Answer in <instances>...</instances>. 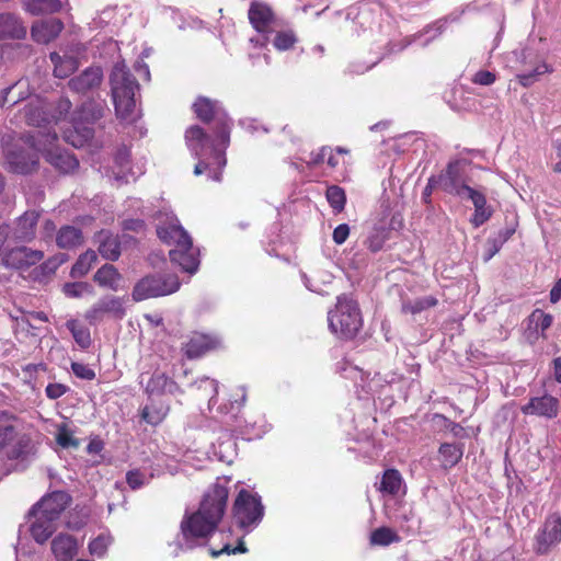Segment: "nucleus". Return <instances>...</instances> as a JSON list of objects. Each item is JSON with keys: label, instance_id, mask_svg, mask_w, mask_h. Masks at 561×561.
Masks as SVG:
<instances>
[{"label": "nucleus", "instance_id": "6e6d98bb", "mask_svg": "<svg viewBox=\"0 0 561 561\" xmlns=\"http://www.w3.org/2000/svg\"><path fill=\"white\" fill-rule=\"evenodd\" d=\"M141 416L147 423L157 425L163 420L164 413L152 411L149 407H145Z\"/></svg>", "mask_w": 561, "mask_h": 561}, {"label": "nucleus", "instance_id": "72a5a7b5", "mask_svg": "<svg viewBox=\"0 0 561 561\" xmlns=\"http://www.w3.org/2000/svg\"><path fill=\"white\" fill-rule=\"evenodd\" d=\"M439 455L445 468H451L458 463L462 457V449L455 444H442L439 447Z\"/></svg>", "mask_w": 561, "mask_h": 561}, {"label": "nucleus", "instance_id": "2eb2a0df", "mask_svg": "<svg viewBox=\"0 0 561 561\" xmlns=\"http://www.w3.org/2000/svg\"><path fill=\"white\" fill-rule=\"evenodd\" d=\"M69 503L70 496L66 492L56 491L44 496L32 510L33 512H38L46 517L57 520Z\"/></svg>", "mask_w": 561, "mask_h": 561}, {"label": "nucleus", "instance_id": "7c9ffc66", "mask_svg": "<svg viewBox=\"0 0 561 561\" xmlns=\"http://www.w3.org/2000/svg\"><path fill=\"white\" fill-rule=\"evenodd\" d=\"M119 278H121L119 273L111 264L103 265L94 274V282H96L101 287H106L112 290H117V288H118L117 283L119 280Z\"/></svg>", "mask_w": 561, "mask_h": 561}, {"label": "nucleus", "instance_id": "0eeeda50", "mask_svg": "<svg viewBox=\"0 0 561 561\" xmlns=\"http://www.w3.org/2000/svg\"><path fill=\"white\" fill-rule=\"evenodd\" d=\"M180 288L175 275H150L141 278L134 287L131 296L135 301H141L159 296H167Z\"/></svg>", "mask_w": 561, "mask_h": 561}, {"label": "nucleus", "instance_id": "2f4dec72", "mask_svg": "<svg viewBox=\"0 0 561 561\" xmlns=\"http://www.w3.org/2000/svg\"><path fill=\"white\" fill-rule=\"evenodd\" d=\"M402 485V477L398 470L389 469L386 470L379 490L383 493L396 495L399 493Z\"/></svg>", "mask_w": 561, "mask_h": 561}, {"label": "nucleus", "instance_id": "dca6fc26", "mask_svg": "<svg viewBox=\"0 0 561 561\" xmlns=\"http://www.w3.org/2000/svg\"><path fill=\"white\" fill-rule=\"evenodd\" d=\"M443 190L449 194L465 198L473 188L463 183L459 162H450L440 175Z\"/></svg>", "mask_w": 561, "mask_h": 561}, {"label": "nucleus", "instance_id": "a19ab883", "mask_svg": "<svg viewBox=\"0 0 561 561\" xmlns=\"http://www.w3.org/2000/svg\"><path fill=\"white\" fill-rule=\"evenodd\" d=\"M549 72H552V68L548 64L541 62L533 71L520 73L517 76V78L522 85L529 87L535 83L541 75Z\"/></svg>", "mask_w": 561, "mask_h": 561}, {"label": "nucleus", "instance_id": "9d476101", "mask_svg": "<svg viewBox=\"0 0 561 561\" xmlns=\"http://www.w3.org/2000/svg\"><path fill=\"white\" fill-rule=\"evenodd\" d=\"M43 136L45 139H38V145L34 147L37 151L44 153L47 162L64 173H69L79 167V161L72 153L55 146V141H57L56 131H48Z\"/></svg>", "mask_w": 561, "mask_h": 561}, {"label": "nucleus", "instance_id": "ddd939ff", "mask_svg": "<svg viewBox=\"0 0 561 561\" xmlns=\"http://www.w3.org/2000/svg\"><path fill=\"white\" fill-rule=\"evenodd\" d=\"M43 257L42 251L22 245L7 250L1 257V263L8 268L24 270L41 262Z\"/></svg>", "mask_w": 561, "mask_h": 561}, {"label": "nucleus", "instance_id": "603ef678", "mask_svg": "<svg viewBox=\"0 0 561 561\" xmlns=\"http://www.w3.org/2000/svg\"><path fill=\"white\" fill-rule=\"evenodd\" d=\"M57 443L64 448L78 447L79 445V442L66 428L59 430L57 434Z\"/></svg>", "mask_w": 561, "mask_h": 561}, {"label": "nucleus", "instance_id": "7ed1b4c3", "mask_svg": "<svg viewBox=\"0 0 561 561\" xmlns=\"http://www.w3.org/2000/svg\"><path fill=\"white\" fill-rule=\"evenodd\" d=\"M157 234L162 242L174 245L169 252L173 263L190 274L197 271L199 265L198 250L193 247L191 236L184 230L176 217L167 216L165 222L157 226Z\"/></svg>", "mask_w": 561, "mask_h": 561}, {"label": "nucleus", "instance_id": "e433bc0d", "mask_svg": "<svg viewBox=\"0 0 561 561\" xmlns=\"http://www.w3.org/2000/svg\"><path fill=\"white\" fill-rule=\"evenodd\" d=\"M67 328L80 347L88 348L91 345V335L89 329L79 325L75 320L68 321Z\"/></svg>", "mask_w": 561, "mask_h": 561}, {"label": "nucleus", "instance_id": "4be33fe9", "mask_svg": "<svg viewBox=\"0 0 561 561\" xmlns=\"http://www.w3.org/2000/svg\"><path fill=\"white\" fill-rule=\"evenodd\" d=\"M26 35V27L21 19L11 12L0 13V41L12 38L22 39Z\"/></svg>", "mask_w": 561, "mask_h": 561}, {"label": "nucleus", "instance_id": "338daca9", "mask_svg": "<svg viewBox=\"0 0 561 561\" xmlns=\"http://www.w3.org/2000/svg\"><path fill=\"white\" fill-rule=\"evenodd\" d=\"M561 299V279H559L550 291V300L556 304Z\"/></svg>", "mask_w": 561, "mask_h": 561}, {"label": "nucleus", "instance_id": "4d7b16f0", "mask_svg": "<svg viewBox=\"0 0 561 561\" xmlns=\"http://www.w3.org/2000/svg\"><path fill=\"white\" fill-rule=\"evenodd\" d=\"M350 236V227L347 224L339 225L332 234V239L336 244H343Z\"/></svg>", "mask_w": 561, "mask_h": 561}, {"label": "nucleus", "instance_id": "09e8293b", "mask_svg": "<svg viewBox=\"0 0 561 561\" xmlns=\"http://www.w3.org/2000/svg\"><path fill=\"white\" fill-rule=\"evenodd\" d=\"M73 375L83 380H93L95 371L87 364L73 362L71 364Z\"/></svg>", "mask_w": 561, "mask_h": 561}, {"label": "nucleus", "instance_id": "20e7f679", "mask_svg": "<svg viewBox=\"0 0 561 561\" xmlns=\"http://www.w3.org/2000/svg\"><path fill=\"white\" fill-rule=\"evenodd\" d=\"M110 83L117 118L126 123L134 122L137 118L135 96L139 84L124 61L114 65Z\"/></svg>", "mask_w": 561, "mask_h": 561}, {"label": "nucleus", "instance_id": "c85d7f7f", "mask_svg": "<svg viewBox=\"0 0 561 561\" xmlns=\"http://www.w3.org/2000/svg\"><path fill=\"white\" fill-rule=\"evenodd\" d=\"M99 241V252L100 254L110 261H116L119 257V242L115 237L110 234L108 232L102 231L98 236Z\"/></svg>", "mask_w": 561, "mask_h": 561}, {"label": "nucleus", "instance_id": "bb28decb", "mask_svg": "<svg viewBox=\"0 0 561 561\" xmlns=\"http://www.w3.org/2000/svg\"><path fill=\"white\" fill-rule=\"evenodd\" d=\"M83 236L79 228L73 226H64L56 236V243L60 249H73L81 245Z\"/></svg>", "mask_w": 561, "mask_h": 561}, {"label": "nucleus", "instance_id": "79ce46f5", "mask_svg": "<svg viewBox=\"0 0 561 561\" xmlns=\"http://www.w3.org/2000/svg\"><path fill=\"white\" fill-rule=\"evenodd\" d=\"M530 325L537 333L543 334L552 324V316L545 313L542 310L536 309L529 317Z\"/></svg>", "mask_w": 561, "mask_h": 561}, {"label": "nucleus", "instance_id": "de8ad7c7", "mask_svg": "<svg viewBox=\"0 0 561 561\" xmlns=\"http://www.w3.org/2000/svg\"><path fill=\"white\" fill-rule=\"evenodd\" d=\"M66 261L65 254L53 256L39 265L41 274L44 276L51 275Z\"/></svg>", "mask_w": 561, "mask_h": 561}, {"label": "nucleus", "instance_id": "c756f323", "mask_svg": "<svg viewBox=\"0 0 561 561\" xmlns=\"http://www.w3.org/2000/svg\"><path fill=\"white\" fill-rule=\"evenodd\" d=\"M23 8L32 15L58 12L61 9L60 0H23Z\"/></svg>", "mask_w": 561, "mask_h": 561}, {"label": "nucleus", "instance_id": "423d86ee", "mask_svg": "<svg viewBox=\"0 0 561 561\" xmlns=\"http://www.w3.org/2000/svg\"><path fill=\"white\" fill-rule=\"evenodd\" d=\"M232 514L241 528L257 526L264 516L261 496L241 489L234 500Z\"/></svg>", "mask_w": 561, "mask_h": 561}, {"label": "nucleus", "instance_id": "680f3d73", "mask_svg": "<svg viewBox=\"0 0 561 561\" xmlns=\"http://www.w3.org/2000/svg\"><path fill=\"white\" fill-rule=\"evenodd\" d=\"M115 160L122 168L126 167L129 161V150L127 148L119 149Z\"/></svg>", "mask_w": 561, "mask_h": 561}, {"label": "nucleus", "instance_id": "5701e85b", "mask_svg": "<svg viewBox=\"0 0 561 561\" xmlns=\"http://www.w3.org/2000/svg\"><path fill=\"white\" fill-rule=\"evenodd\" d=\"M77 550V541L71 535L59 534L51 541V551L57 561H71Z\"/></svg>", "mask_w": 561, "mask_h": 561}, {"label": "nucleus", "instance_id": "f03ea898", "mask_svg": "<svg viewBox=\"0 0 561 561\" xmlns=\"http://www.w3.org/2000/svg\"><path fill=\"white\" fill-rule=\"evenodd\" d=\"M228 494V488L216 482L204 494L198 510L184 515L181 522V548L193 549L206 543L225 515Z\"/></svg>", "mask_w": 561, "mask_h": 561}, {"label": "nucleus", "instance_id": "39448f33", "mask_svg": "<svg viewBox=\"0 0 561 561\" xmlns=\"http://www.w3.org/2000/svg\"><path fill=\"white\" fill-rule=\"evenodd\" d=\"M329 328L341 339H353L362 328L363 320L358 305L347 295L337 297L335 308L328 313Z\"/></svg>", "mask_w": 561, "mask_h": 561}, {"label": "nucleus", "instance_id": "a18cd8bd", "mask_svg": "<svg viewBox=\"0 0 561 561\" xmlns=\"http://www.w3.org/2000/svg\"><path fill=\"white\" fill-rule=\"evenodd\" d=\"M152 476L147 477L138 469L129 470L126 473V482L130 489L137 490L149 483Z\"/></svg>", "mask_w": 561, "mask_h": 561}, {"label": "nucleus", "instance_id": "864d4df0", "mask_svg": "<svg viewBox=\"0 0 561 561\" xmlns=\"http://www.w3.org/2000/svg\"><path fill=\"white\" fill-rule=\"evenodd\" d=\"M495 79L496 77L493 72L480 70L473 76L472 82L480 85H491L494 83Z\"/></svg>", "mask_w": 561, "mask_h": 561}, {"label": "nucleus", "instance_id": "3c124183", "mask_svg": "<svg viewBox=\"0 0 561 561\" xmlns=\"http://www.w3.org/2000/svg\"><path fill=\"white\" fill-rule=\"evenodd\" d=\"M247 550L248 549L244 546V542L242 540H240L239 545L234 548H231L230 543H225L220 550L210 549L209 552H210L211 557L216 558L222 553H227V554L244 553V552H247Z\"/></svg>", "mask_w": 561, "mask_h": 561}, {"label": "nucleus", "instance_id": "6ab92c4d", "mask_svg": "<svg viewBox=\"0 0 561 561\" xmlns=\"http://www.w3.org/2000/svg\"><path fill=\"white\" fill-rule=\"evenodd\" d=\"M249 20L252 26L260 33H267L275 23V16L270 5L254 0L250 4Z\"/></svg>", "mask_w": 561, "mask_h": 561}, {"label": "nucleus", "instance_id": "9b49d317", "mask_svg": "<svg viewBox=\"0 0 561 561\" xmlns=\"http://www.w3.org/2000/svg\"><path fill=\"white\" fill-rule=\"evenodd\" d=\"M24 116L28 125L42 128L36 133V135L32 136L34 139V146L38 145V139H45L43 135L47 134L48 131H56L53 128L50 110L48 108V105L38 99L32 100L25 105Z\"/></svg>", "mask_w": 561, "mask_h": 561}, {"label": "nucleus", "instance_id": "774afa93", "mask_svg": "<svg viewBox=\"0 0 561 561\" xmlns=\"http://www.w3.org/2000/svg\"><path fill=\"white\" fill-rule=\"evenodd\" d=\"M55 229L56 226L51 220H45L43 225L44 238H51Z\"/></svg>", "mask_w": 561, "mask_h": 561}, {"label": "nucleus", "instance_id": "5fc2aeb1", "mask_svg": "<svg viewBox=\"0 0 561 561\" xmlns=\"http://www.w3.org/2000/svg\"><path fill=\"white\" fill-rule=\"evenodd\" d=\"M67 391L68 387L62 383H48L45 389L46 396L51 400L62 397Z\"/></svg>", "mask_w": 561, "mask_h": 561}, {"label": "nucleus", "instance_id": "393cba45", "mask_svg": "<svg viewBox=\"0 0 561 561\" xmlns=\"http://www.w3.org/2000/svg\"><path fill=\"white\" fill-rule=\"evenodd\" d=\"M217 341L206 334L194 333L184 346L188 358H197L216 346Z\"/></svg>", "mask_w": 561, "mask_h": 561}, {"label": "nucleus", "instance_id": "1a4fd4ad", "mask_svg": "<svg viewBox=\"0 0 561 561\" xmlns=\"http://www.w3.org/2000/svg\"><path fill=\"white\" fill-rule=\"evenodd\" d=\"M561 542V514L550 513L534 536L533 551L547 556Z\"/></svg>", "mask_w": 561, "mask_h": 561}, {"label": "nucleus", "instance_id": "0e129e2a", "mask_svg": "<svg viewBox=\"0 0 561 561\" xmlns=\"http://www.w3.org/2000/svg\"><path fill=\"white\" fill-rule=\"evenodd\" d=\"M510 236H511V232L506 231L505 237L502 240H500V241L493 240L492 241V244L490 248V253H489L486 260L491 259L495 253L499 252L501 245L503 244V242H505L508 239Z\"/></svg>", "mask_w": 561, "mask_h": 561}, {"label": "nucleus", "instance_id": "b1692460", "mask_svg": "<svg viewBox=\"0 0 561 561\" xmlns=\"http://www.w3.org/2000/svg\"><path fill=\"white\" fill-rule=\"evenodd\" d=\"M30 515L34 517V520L31 525L32 537L36 542L44 543L55 531L56 520L46 517L38 512H33V510H31Z\"/></svg>", "mask_w": 561, "mask_h": 561}, {"label": "nucleus", "instance_id": "c03bdc74", "mask_svg": "<svg viewBox=\"0 0 561 561\" xmlns=\"http://www.w3.org/2000/svg\"><path fill=\"white\" fill-rule=\"evenodd\" d=\"M111 543V536L102 534L89 543V551L91 554L101 558L106 553L107 548Z\"/></svg>", "mask_w": 561, "mask_h": 561}, {"label": "nucleus", "instance_id": "bf43d9fd", "mask_svg": "<svg viewBox=\"0 0 561 561\" xmlns=\"http://www.w3.org/2000/svg\"><path fill=\"white\" fill-rule=\"evenodd\" d=\"M145 224L140 219H126L123 221V228L124 230H131L139 232L144 229Z\"/></svg>", "mask_w": 561, "mask_h": 561}, {"label": "nucleus", "instance_id": "6e6552de", "mask_svg": "<svg viewBox=\"0 0 561 561\" xmlns=\"http://www.w3.org/2000/svg\"><path fill=\"white\" fill-rule=\"evenodd\" d=\"M103 116V106L100 103H83L78 116L73 118L75 134L67 139L73 147H82L93 138L94 131L90 126Z\"/></svg>", "mask_w": 561, "mask_h": 561}, {"label": "nucleus", "instance_id": "f8f14e48", "mask_svg": "<svg viewBox=\"0 0 561 561\" xmlns=\"http://www.w3.org/2000/svg\"><path fill=\"white\" fill-rule=\"evenodd\" d=\"M126 310L124 307V300L116 296H104L99 299L87 312L85 319L90 324H95L104 319L105 316L113 317L115 319H123Z\"/></svg>", "mask_w": 561, "mask_h": 561}, {"label": "nucleus", "instance_id": "37998d69", "mask_svg": "<svg viewBox=\"0 0 561 561\" xmlns=\"http://www.w3.org/2000/svg\"><path fill=\"white\" fill-rule=\"evenodd\" d=\"M297 42V37L291 30L279 31L273 39V46L277 50H287Z\"/></svg>", "mask_w": 561, "mask_h": 561}, {"label": "nucleus", "instance_id": "13d9d810", "mask_svg": "<svg viewBox=\"0 0 561 561\" xmlns=\"http://www.w3.org/2000/svg\"><path fill=\"white\" fill-rule=\"evenodd\" d=\"M329 151H330V148L322 147L318 152H311L310 158L307 161V163L310 167L319 165L320 163H322L324 161Z\"/></svg>", "mask_w": 561, "mask_h": 561}, {"label": "nucleus", "instance_id": "473e14b6", "mask_svg": "<svg viewBox=\"0 0 561 561\" xmlns=\"http://www.w3.org/2000/svg\"><path fill=\"white\" fill-rule=\"evenodd\" d=\"M96 260L98 255L92 250H89L81 254L71 268V277L80 278L88 274V272L91 270L92 265L96 262Z\"/></svg>", "mask_w": 561, "mask_h": 561}, {"label": "nucleus", "instance_id": "a878e982", "mask_svg": "<svg viewBox=\"0 0 561 561\" xmlns=\"http://www.w3.org/2000/svg\"><path fill=\"white\" fill-rule=\"evenodd\" d=\"M178 390L179 387L176 382H174L163 373H154L146 386V391L150 396L174 393Z\"/></svg>", "mask_w": 561, "mask_h": 561}, {"label": "nucleus", "instance_id": "f3484780", "mask_svg": "<svg viewBox=\"0 0 561 561\" xmlns=\"http://www.w3.org/2000/svg\"><path fill=\"white\" fill-rule=\"evenodd\" d=\"M8 169L13 173L27 174L37 163V157L23 148L13 147L5 153Z\"/></svg>", "mask_w": 561, "mask_h": 561}, {"label": "nucleus", "instance_id": "ea45409f", "mask_svg": "<svg viewBox=\"0 0 561 561\" xmlns=\"http://www.w3.org/2000/svg\"><path fill=\"white\" fill-rule=\"evenodd\" d=\"M62 291L67 297L80 298L84 295H93V287L83 282L79 283H66L62 287Z\"/></svg>", "mask_w": 561, "mask_h": 561}, {"label": "nucleus", "instance_id": "a211bd4d", "mask_svg": "<svg viewBox=\"0 0 561 561\" xmlns=\"http://www.w3.org/2000/svg\"><path fill=\"white\" fill-rule=\"evenodd\" d=\"M558 409V399L550 394H545L541 397L531 398L527 404L522 407V412L526 415H537L552 419L557 416Z\"/></svg>", "mask_w": 561, "mask_h": 561}, {"label": "nucleus", "instance_id": "4468645a", "mask_svg": "<svg viewBox=\"0 0 561 561\" xmlns=\"http://www.w3.org/2000/svg\"><path fill=\"white\" fill-rule=\"evenodd\" d=\"M103 80V71L100 67H88L80 75L68 81L71 91L79 94H87L99 89Z\"/></svg>", "mask_w": 561, "mask_h": 561}, {"label": "nucleus", "instance_id": "c9c22d12", "mask_svg": "<svg viewBox=\"0 0 561 561\" xmlns=\"http://www.w3.org/2000/svg\"><path fill=\"white\" fill-rule=\"evenodd\" d=\"M399 541L400 537L389 527H379L370 534V543L374 546H389Z\"/></svg>", "mask_w": 561, "mask_h": 561}, {"label": "nucleus", "instance_id": "58836bf2", "mask_svg": "<svg viewBox=\"0 0 561 561\" xmlns=\"http://www.w3.org/2000/svg\"><path fill=\"white\" fill-rule=\"evenodd\" d=\"M325 195L330 206L334 209V211L341 213L344 209L346 195L343 188L337 185H331L328 187Z\"/></svg>", "mask_w": 561, "mask_h": 561}, {"label": "nucleus", "instance_id": "cd10ccee", "mask_svg": "<svg viewBox=\"0 0 561 561\" xmlns=\"http://www.w3.org/2000/svg\"><path fill=\"white\" fill-rule=\"evenodd\" d=\"M49 57L54 64V75L57 78L70 76L79 66L77 58L73 56H60L58 53H51Z\"/></svg>", "mask_w": 561, "mask_h": 561}, {"label": "nucleus", "instance_id": "e2e57ef3", "mask_svg": "<svg viewBox=\"0 0 561 561\" xmlns=\"http://www.w3.org/2000/svg\"><path fill=\"white\" fill-rule=\"evenodd\" d=\"M492 216V213H474L471 222L474 227H480Z\"/></svg>", "mask_w": 561, "mask_h": 561}, {"label": "nucleus", "instance_id": "f704fd0d", "mask_svg": "<svg viewBox=\"0 0 561 561\" xmlns=\"http://www.w3.org/2000/svg\"><path fill=\"white\" fill-rule=\"evenodd\" d=\"M437 305V299L433 296L416 298L402 304V312L416 314Z\"/></svg>", "mask_w": 561, "mask_h": 561}, {"label": "nucleus", "instance_id": "f257e3e1", "mask_svg": "<svg viewBox=\"0 0 561 561\" xmlns=\"http://www.w3.org/2000/svg\"><path fill=\"white\" fill-rule=\"evenodd\" d=\"M193 108L201 121L205 123L215 121L216 137L222 146L219 148L202 127L191 126L185 133V140L191 152L199 160L194 168V174L201 175L208 171V178L219 182L221 170L226 165L225 149L229 144L230 119L217 102L207 98H198Z\"/></svg>", "mask_w": 561, "mask_h": 561}, {"label": "nucleus", "instance_id": "052dcab7", "mask_svg": "<svg viewBox=\"0 0 561 561\" xmlns=\"http://www.w3.org/2000/svg\"><path fill=\"white\" fill-rule=\"evenodd\" d=\"M24 83L22 81H18L11 87H8L0 91V106H4L8 103V96L9 94L15 89V88H22Z\"/></svg>", "mask_w": 561, "mask_h": 561}, {"label": "nucleus", "instance_id": "49530a36", "mask_svg": "<svg viewBox=\"0 0 561 561\" xmlns=\"http://www.w3.org/2000/svg\"><path fill=\"white\" fill-rule=\"evenodd\" d=\"M463 199H469L474 205V213H492V209L486 206V199L482 192L472 190Z\"/></svg>", "mask_w": 561, "mask_h": 561}, {"label": "nucleus", "instance_id": "8fccbe9b", "mask_svg": "<svg viewBox=\"0 0 561 561\" xmlns=\"http://www.w3.org/2000/svg\"><path fill=\"white\" fill-rule=\"evenodd\" d=\"M71 108V102L68 99H60L54 113H50L53 124H57L66 116Z\"/></svg>", "mask_w": 561, "mask_h": 561}, {"label": "nucleus", "instance_id": "4c0bfd02", "mask_svg": "<svg viewBox=\"0 0 561 561\" xmlns=\"http://www.w3.org/2000/svg\"><path fill=\"white\" fill-rule=\"evenodd\" d=\"M388 239V230L383 227H375L366 239V245L371 252H378L382 249Z\"/></svg>", "mask_w": 561, "mask_h": 561}, {"label": "nucleus", "instance_id": "69168bd1", "mask_svg": "<svg viewBox=\"0 0 561 561\" xmlns=\"http://www.w3.org/2000/svg\"><path fill=\"white\" fill-rule=\"evenodd\" d=\"M203 382H204V383L209 385V386H210V388H211V393H213V394H211V397H210V399H209V405H210V404H213L214 399H215V398H216V396L218 394V382H217L216 380H214V379H209V378H207V377H205V378L201 379V383H203Z\"/></svg>", "mask_w": 561, "mask_h": 561}, {"label": "nucleus", "instance_id": "aec40b11", "mask_svg": "<svg viewBox=\"0 0 561 561\" xmlns=\"http://www.w3.org/2000/svg\"><path fill=\"white\" fill-rule=\"evenodd\" d=\"M39 219V213L27 210L20 216L12 230V237L16 241L30 242L35 238L36 226Z\"/></svg>", "mask_w": 561, "mask_h": 561}, {"label": "nucleus", "instance_id": "412c9836", "mask_svg": "<svg viewBox=\"0 0 561 561\" xmlns=\"http://www.w3.org/2000/svg\"><path fill=\"white\" fill-rule=\"evenodd\" d=\"M64 24L58 19L42 20L33 24L32 38L39 44H48L61 33Z\"/></svg>", "mask_w": 561, "mask_h": 561}]
</instances>
